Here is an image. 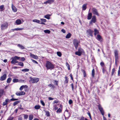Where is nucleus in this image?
<instances>
[{
  "mask_svg": "<svg viewBox=\"0 0 120 120\" xmlns=\"http://www.w3.org/2000/svg\"><path fill=\"white\" fill-rule=\"evenodd\" d=\"M45 66L47 69H52L54 68V65L50 62L47 61L46 64Z\"/></svg>",
  "mask_w": 120,
  "mask_h": 120,
  "instance_id": "obj_1",
  "label": "nucleus"
},
{
  "mask_svg": "<svg viewBox=\"0 0 120 120\" xmlns=\"http://www.w3.org/2000/svg\"><path fill=\"white\" fill-rule=\"evenodd\" d=\"M30 82L32 83H36L39 80V79L38 78H32L31 77H30Z\"/></svg>",
  "mask_w": 120,
  "mask_h": 120,
  "instance_id": "obj_2",
  "label": "nucleus"
},
{
  "mask_svg": "<svg viewBox=\"0 0 120 120\" xmlns=\"http://www.w3.org/2000/svg\"><path fill=\"white\" fill-rule=\"evenodd\" d=\"M20 57L17 56H15L13 58H12V60L11 62V64H15L18 62L17 60H19Z\"/></svg>",
  "mask_w": 120,
  "mask_h": 120,
  "instance_id": "obj_3",
  "label": "nucleus"
},
{
  "mask_svg": "<svg viewBox=\"0 0 120 120\" xmlns=\"http://www.w3.org/2000/svg\"><path fill=\"white\" fill-rule=\"evenodd\" d=\"M73 41V44L76 49H77L78 47L79 44L80 42L79 41L76 39H74Z\"/></svg>",
  "mask_w": 120,
  "mask_h": 120,
  "instance_id": "obj_4",
  "label": "nucleus"
},
{
  "mask_svg": "<svg viewBox=\"0 0 120 120\" xmlns=\"http://www.w3.org/2000/svg\"><path fill=\"white\" fill-rule=\"evenodd\" d=\"M8 26V24L7 22H5L1 24V29L3 30L7 29Z\"/></svg>",
  "mask_w": 120,
  "mask_h": 120,
  "instance_id": "obj_5",
  "label": "nucleus"
},
{
  "mask_svg": "<svg viewBox=\"0 0 120 120\" xmlns=\"http://www.w3.org/2000/svg\"><path fill=\"white\" fill-rule=\"evenodd\" d=\"M114 53L115 61V63L116 65L118 59V51L117 50H115Z\"/></svg>",
  "mask_w": 120,
  "mask_h": 120,
  "instance_id": "obj_6",
  "label": "nucleus"
},
{
  "mask_svg": "<svg viewBox=\"0 0 120 120\" xmlns=\"http://www.w3.org/2000/svg\"><path fill=\"white\" fill-rule=\"evenodd\" d=\"M91 10L92 13L94 15H96L98 16L99 15V14L96 9L94 8H93Z\"/></svg>",
  "mask_w": 120,
  "mask_h": 120,
  "instance_id": "obj_7",
  "label": "nucleus"
},
{
  "mask_svg": "<svg viewBox=\"0 0 120 120\" xmlns=\"http://www.w3.org/2000/svg\"><path fill=\"white\" fill-rule=\"evenodd\" d=\"M96 21V18L95 16H93L92 17V19L90 22V24H91L93 23H95Z\"/></svg>",
  "mask_w": 120,
  "mask_h": 120,
  "instance_id": "obj_8",
  "label": "nucleus"
},
{
  "mask_svg": "<svg viewBox=\"0 0 120 120\" xmlns=\"http://www.w3.org/2000/svg\"><path fill=\"white\" fill-rule=\"evenodd\" d=\"M7 75L6 74H4L0 77V80L3 81L5 80L7 78Z\"/></svg>",
  "mask_w": 120,
  "mask_h": 120,
  "instance_id": "obj_9",
  "label": "nucleus"
},
{
  "mask_svg": "<svg viewBox=\"0 0 120 120\" xmlns=\"http://www.w3.org/2000/svg\"><path fill=\"white\" fill-rule=\"evenodd\" d=\"M98 109L101 112L102 115L104 116V111L103 108L100 105H98Z\"/></svg>",
  "mask_w": 120,
  "mask_h": 120,
  "instance_id": "obj_10",
  "label": "nucleus"
},
{
  "mask_svg": "<svg viewBox=\"0 0 120 120\" xmlns=\"http://www.w3.org/2000/svg\"><path fill=\"white\" fill-rule=\"evenodd\" d=\"M94 31L93 30L91 29H89L87 30V33L89 35V36L92 37L93 36L92 33Z\"/></svg>",
  "mask_w": 120,
  "mask_h": 120,
  "instance_id": "obj_11",
  "label": "nucleus"
},
{
  "mask_svg": "<svg viewBox=\"0 0 120 120\" xmlns=\"http://www.w3.org/2000/svg\"><path fill=\"white\" fill-rule=\"evenodd\" d=\"M12 11L14 12H16L17 11V9L16 7L13 5V4H11V6Z\"/></svg>",
  "mask_w": 120,
  "mask_h": 120,
  "instance_id": "obj_12",
  "label": "nucleus"
},
{
  "mask_svg": "<svg viewBox=\"0 0 120 120\" xmlns=\"http://www.w3.org/2000/svg\"><path fill=\"white\" fill-rule=\"evenodd\" d=\"M15 23L17 25H20L22 23V21L20 19H17L15 21Z\"/></svg>",
  "mask_w": 120,
  "mask_h": 120,
  "instance_id": "obj_13",
  "label": "nucleus"
},
{
  "mask_svg": "<svg viewBox=\"0 0 120 120\" xmlns=\"http://www.w3.org/2000/svg\"><path fill=\"white\" fill-rule=\"evenodd\" d=\"M92 17V13L91 12L89 13L87 16V19L88 20L90 19Z\"/></svg>",
  "mask_w": 120,
  "mask_h": 120,
  "instance_id": "obj_14",
  "label": "nucleus"
},
{
  "mask_svg": "<svg viewBox=\"0 0 120 120\" xmlns=\"http://www.w3.org/2000/svg\"><path fill=\"white\" fill-rule=\"evenodd\" d=\"M30 56L35 59H38V57L37 56L31 54H30Z\"/></svg>",
  "mask_w": 120,
  "mask_h": 120,
  "instance_id": "obj_15",
  "label": "nucleus"
},
{
  "mask_svg": "<svg viewBox=\"0 0 120 120\" xmlns=\"http://www.w3.org/2000/svg\"><path fill=\"white\" fill-rule=\"evenodd\" d=\"M97 38L98 40L100 41H102L101 37L100 35L98 34L97 35Z\"/></svg>",
  "mask_w": 120,
  "mask_h": 120,
  "instance_id": "obj_16",
  "label": "nucleus"
},
{
  "mask_svg": "<svg viewBox=\"0 0 120 120\" xmlns=\"http://www.w3.org/2000/svg\"><path fill=\"white\" fill-rule=\"evenodd\" d=\"M17 46L21 49H25V47L23 46L21 44H18Z\"/></svg>",
  "mask_w": 120,
  "mask_h": 120,
  "instance_id": "obj_17",
  "label": "nucleus"
},
{
  "mask_svg": "<svg viewBox=\"0 0 120 120\" xmlns=\"http://www.w3.org/2000/svg\"><path fill=\"white\" fill-rule=\"evenodd\" d=\"M87 4H83L82 7V10H85L86 8V5Z\"/></svg>",
  "mask_w": 120,
  "mask_h": 120,
  "instance_id": "obj_18",
  "label": "nucleus"
},
{
  "mask_svg": "<svg viewBox=\"0 0 120 120\" xmlns=\"http://www.w3.org/2000/svg\"><path fill=\"white\" fill-rule=\"evenodd\" d=\"M34 117V116L32 114H30L29 115V119L30 120H32Z\"/></svg>",
  "mask_w": 120,
  "mask_h": 120,
  "instance_id": "obj_19",
  "label": "nucleus"
},
{
  "mask_svg": "<svg viewBox=\"0 0 120 120\" xmlns=\"http://www.w3.org/2000/svg\"><path fill=\"white\" fill-rule=\"evenodd\" d=\"M48 86L50 87H51V88L52 89H54L55 88V86H54V85L53 84H51L49 85H48Z\"/></svg>",
  "mask_w": 120,
  "mask_h": 120,
  "instance_id": "obj_20",
  "label": "nucleus"
},
{
  "mask_svg": "<svg viewBox=\"0 0 120 120\" xmlns=\"http://www.w3.org/2000/svg\"><path fill=\"white\" fill-rule=\"evenodd\" d=\"M71 35V34L70 33H69L67 34L66 36V38H70Z\"/></svg>",
  "mask_w": 120,
  "mask_h": 120,
  "instance_id": "obj_21",
  "label": "nucleus"
},
{
  "mask_svg": "<svg viewBox=\"0 0 120 120\" xmlns=\"http://www.w3.org/2000/svg\"><path fill=\"white\" fill-rule=\"evenodd\" d=\"M65 80L64 81V83H67L68 82V78L66 76L65 77Z\"/></svg>",
  "mask_w": 120,
  "mask_h": 120,
  "instance_id": "obj_22",
  "label": "nucleus"
},
{
  "mask_svg": "<svg viewBox=\"0 0 120 120\" xmlns=\"http://www.w3.org/2000/svg\"><path fill=\"white\" fill-rule=\"evenodd\" d=\"M51 16V15L48 14L45 16L44 17L45 18L47 19H50L49 17Z\"/></svg>",
  "mask_w": 120,
  "mask_h": 120,
  "instance_id": "obj_23",
  "label": "nucleus"
},
{
  "mask_svg": "<svg viewBox=\"0 0 120 120\" xmlns=\"http://www.w3.org/2000/svg\"><path fill=\"white\" fill-rule=\"evenodd\" d=\"M94 34L95 35H96L97 34H98L99 32L98 30L97 29H94Z\"/></svg>",
  "mask_w": 120,
  "mask_h": 120,
  "instance_id": "obj_24",
  "label": "nucleus"
},
{
  "mask_svg": "<svg viewBox=\"0 0 120 120\" xmlns=\"http://www.w3.org/2000/svg\"><path fill=\"white\" fill-rule=\"evenodd\" d=\"M20 102L19 101H15L14 102L13 104V105L14 106H15L16 105L18 104Z\"/></svg>",
  "mask_w": 120,
  "mask_h": 120,
  "instance_id": "obj_25",
  "label": "nucleus"
},
{
  "mask_svg": "<svg viewBox=\"0 0 120 120\" xmlns=\"http://www.w3.org/2000/svg\"><path fill=\"white\" fill-rule=\"evenodd\" d=\"M75 53L76 55L79 56H80L82 54V53L78 51L75 52Z\"/></svg>",
  "mask_w": 120,
  "mask_h": 120,
  "instance_id": "obj_26",
  "label": "nucleus"
},
{
  "mask_svg": "<svg viewBox=\"0 0 120 120\" xmlns=\"http://www.w3.org/2000/svg\"><path fill=\"white\" fill-rule=\"evenodd\" d=\"M40 108V106L39 105H36L34 107V108L36 109H39Z\"/></svg>",
  "mask_w": 120,
  "mask_h": 120,
  "instance_id": "obj_27",
  "label": "nucleus"
},
{
  "mask_svg": "<svg viewBox=\"0 0 120 120\" xmlns=\"http://www.w3.org/2000/svg\"><path fill=\"white\" fill-rule=\"evenodd\" d=\"M13 82H19V79H14L13 80Z\"/></svg>",
  "mask_w": 120,
  "mask_h": 120,
  "instance_id": "obj_28",
  "label": "nucleus"
},
{
  "mask_svg": "<svg viewBox=\"0 0 120 120\" xmlns=\"http://www.w3.org/2000/svg\"><path fill=\"white\" fill-rule=\"evenodd\" d=\"M54 1V0H48L47 1V2H48V3L49 4H51Z\"/></svg>",
  "mask_w": 120,
  "mask_h": 120,
  "instance_id": "obj_29",
  "label": "nucleus"
},
{
  "mask_svg": "<svg viewBox=\"0 0 120 120\" xmlns=\"http://www.w3.org/2000/svg\"><path fill=\"white\" fill-rule=\"evenodd\" d=\"M11 78H8L7 80V83H10L11 80Z\"/></svg>",
  "mask_w": 120,
  "mask_h": 120,
  "instance_id": "obj_30",
  "label": "nucleus"
},
{
  "mask_svg": "<svg viewBox=\"0 0 120 120\" xmlns=\"http://www.w3.org/2000/svg\"><path fill=\"white\" fill-rule=\"evenodd\" d=\"M23 29V28H15L13 30H21Z\"/></svg>",
  "mask_w": 120,
  "mask_h": 120,
  "instance_id": "obj_31",
  "label": "nucleus"
},
{
  "mask_svg": "<svg viewBox=\"0 0 120 120\" xmlns=\"http://www.w3.org/2000/svg\"><path fill=\"white\" fill-rule=\"evenodd\" d=\"M66 66L67 67L68 69V70H70V68L69 64L68 63L66 62Z\"/></svg>",
  "mask_w": 120,
  "mask_h": 120,
  "instance_id": "obj_32",
  "label": "nucleus"
},
{
  "mask_svg": "<svg viewBox=\"0 0 120 120\" xmlns=\"http://www.w3.org/2000/svg\"><path fill=\"white\" fill-rule=\"evenodd\" d=\"M33 21L34 22H36L39 23H40V21L38 20L35 19L33 20Z\"/></svg>",
  "mask_w": 120,
  "mask_h": 120,
  "instance_id": "obj_33",
  "label": "nucleus"
},
{
  "mask_svg": "<svg viewBox=\"0 0 120 120\" xmlns=\"http://www.w3.org/2000/svg\"><path fill=\"white\" fill-rule=\"evenodd\" d=\"M91 74L92 77H94V69L92 70Z\"/></svg>",
  "mask_w": 120,
  "mask_h": 120,
  "instance_id": "obj_34",
  "label": "nucleus"
},
{
  "mask_svg": "<svg viewBox=\"0 0 120 120\" xmlns=\"http://www.w3.org/2000/svg\"><path fill=\"white\" fill-rule=\"evenodd\" d=\"M18 64L22 67H23V63L22 62H18Z\"/></svg>",
  "mask_w": 120,
  "mask_h": 120,
  "instance_id": "obj_35",
  "label": "nucleus"
},
{
  "mask_svg": "<svg viewBox=\"0 0 120 120\" xmlns=\"http://www.w3.org/2000/svg\"><path fill=\"white\" fill-rule=\"evenodd\" d=\"M57 55L59 57H61L62 55V54L61 52H57Z\"/></svg>",
  "mask_w": 120,
  "mask_h": 120,
  "instance_id": "obj_36",
  "label": "nucleus"
},
{
  "mask_svg": "<svg viewBox=\"0 0 120 120\" xmlns=\"http://www.w3.org/2000/svg\"><path fill=\"white\" fill-rule=\"evenodd\" d=\"M44 32L45 33L49 34L50 32V31L49 30H44Z\"/></svg>",
  "mask_w": 120,
  "mask_h": 120,
  "instance_id": "obj_37",
  "label": "nucleus"
},
{
  "mask_svg": "<svg viewBox=\"0 0 120 120\" xmlns=\"http://www.w3.org/2000/svg\"><path fill=\"white\" fill-rule=\"evenodd\" d=\"M62 109H61L59 108L56 111L57 113H60L61 112Z\"/></svg>",
  "mask_w": 120,
  "mask_h": 120,
  "instance_id": "obj_38",
  "label": "nucleus"
},
{
  "mask_svg": "<svg viewBox=\"0 0 120 120\" xmlns=\"http://www.w3.org/2000/svg\"><path fill=\"white\" fill-rule=\"evenodd\" d=\"M82 71L83 72V74L84 77H85L86 76V71L83 70H82Z\"/></svg>",
  "mask_w": 120,
  "mask_h": 120,
  "instance_id": "obj_39",
  "label": "nucleus"
},
{
  "mask_svg": "<svg viewBox=\"0 0 120 120\" xmlns=\"http://www.w3.org/2000/svg\"><path fill=\"white\" fill-rule=\"evenodd\" d=\"M83 50L81 48H79L78 49V51L80 52L81 53H82L83 52Z\"/></svg>",
  "mask_w": 120,
  "mask_h": 120,
  "instance_id": "obj_40",
  "label": "nucleus"
},
{
  "mask_svg": "<svg viewBox=\"0 0 120 120\" xmlns=\"http://www.w3.org/2000/svg\"><path fill=\"white\" fill-rule=\"evenodd\" d=\"M24 118L25 119H27L28 118V116L27 115L23 114Z\"/></svg>",
  "mask_w": 120,
  "mask_h": 120,
  "instance_id": "obj_41",
  "label": "nucleus"
},
{
  "mask_svg": "<svg viewBox=\"0 0 120 120\" xmlns=\"http://www.w3.org/2000/svg\"><path fill=\"white\" fill-rule=\"evenodd\" d=\"M29 71V69H22V71Z\"/></svg>",
  "mask_w": 120,
  "mask_h": 120,
  "instance_id": "obj_42",
  "label": "nucleus"
},
{
  "mask_svg": "<svg viewBox=\"0 0 120 120\" xmlns=\"http://www.w3.org/2000/svg\"><path fill=\"white\" fill-rule=\"evenodd\" d=\"M4 8V5H2L0 6V9L1 10V11H2L4 10L3 9V8Z\"/></svg>",
  "mask_w": 120,
  "mask_h": 120,
  "instance_id": "obj_43",
  "label": "nucleus"
},
{
  "mask_svg": "<svg viewBox=\"0 0 120 120\" xmlns=\"http://www.w3.org/2000/svg\"><path fill=\"white\" fill-rule=\"evenodd\" d=\"M57 105H54L53 107L56 110L58 109V107L57 106Z\"/></svg>",
  "mask_w": 120,
  "mask_h": 120,
  "instance_id": "obj_44",
  "label": "nucleus"
},
{
  "mask_svg": "<svg viewBox=\"0 0 120 120\" xmlns=\"http://www.w3.org/2000/svg\"><path fill=\"white\" fill-rule=\"evenodd\" d=\"M20 93V95H24L25 94V92H24L23 91H21Z\"/></svg>",
  "mask_w": 120,
  "mask_h": 120,
  "instance_id": "obj_45",
  "label": "nucleus"
},
{
  "mask_svg": "<svg viewBox=\"0 0 120 120\" xmlns=\"http://www.w3.org/2000/svg\"><path fill=\"white\" fill-rule=\"evenodd\" d=\"M25 87V86L24 85H22L19 88L20 90H22Z\"/></svg>",
  "mask_w": 120,
  "mask_h": 120,
  "instance_id": "obj_46",
  "label": "nucleus"
},
{
  "mask_svg": "<svg viewBox=\"0 0 120 120\" xmlns=\"http://www.w3.org/2000/svg\"><path fill=\"white\" fill-rule=\"evenodd\" d=\"M5 101L6 103H7V104L8 103L10 102V100L8 99H6Z\"/></svg>",
  "mask_w": 120,
  "mask_h": 120,
  "instance_id": "obj_47",
  "label": "nucleus"
},
{
  "mask_svg": "<svg viewBox=\"0 0 120 120\" xmlns=\"http://www.w3.org/2000/svg\"><path fill=\"white\" fill-rule=\"evenodd\" d=\"M115 71V69L114 68H113L112 70V75H113L114 72Z\"/></svg>",
  "mask_w": 120,
  "mask_h": 120,
  "instance_id": "obj_48",
  "label": "nucleus"
},
{
  "mask_svg": "<svg viewBox=\"0 0 120 120\" xmlns=\"http://www.w3.org/2000/svg\"><path fill=\"white\" fill-rule=\"evenodd\" d=\"M14 118L13 117H10L7 119V120H12Z\"/></svg>",
  "mask_w": 120,
  "mask_h": 120,
  "instance_id": "obj_49",
  "label": "nucleus"
},
{
  "mask_svg": "<svg viewBox=\"0 0 120 120\" xmlns=\"http://www.w3.org/2000/svg\"><path fill=\"white\" fill-rule=\"evenodd\" d=\"M46 115L48 116H50V114L49 112L48 111L46 112Z\"/></svg>",
  "mask_w": 120,
  "mask_h": 120,
  "instance_id": "obj_50",
  "label": "nucleus"
},
{
  "mask_svg": "<svg viewBox=\"0 0 120 120\" xmlns=\"http://www.w3.org/2000/svg\"><path fill=\"white\" fill-rule=\"evenodd\" d=\"M31 60H32V62H33V63H34L35 64H38V62L36 61H35L34 60H33L32 59H31Z\"/></svg>",
  "mask_w": 120,
  "mask_h": 120,
  "instance_id": "obj_51",
  "label": "nucleus"
},
{
  "mask_svg": "<svg viewBox=\"0 0 120 120\" xmlns=\"http://www.w3.org/2000/svg\"><path fill=\"white\" fill-rule=\"evenodd\" d=\"M40 20L43 22H46V20L45 19H41Z\"/></svg>",
  "mask_w": 120,
  "mask_h": 120,
  "instance_id": "obj_52",
  "label": "nucleus"
},
{
  "mask_svg": "<svg viewBox=\"0 0 120 120\" xmlns=\"http://www.w3.org/2000/svg\"><path fill=\"white\" fill-rule=\"evenodd\" d=\"M40 102H41V104L43 105V106H45V103H44V101H42V100Z\"/></svg>",
  "mask_w": 120,
  "mask_h": 120,
  "instance_id": "obj_53",
  "label": "nucleus"
},
{
  "mask_svg": "<svg viewBox=\"0 0 120 120\" xmlns=\"http://www.w3.org/2000/svg\"><path fill=\"white\" fill-rule=\"evenodd\" d=\"M73 103L72 100L71 99H70L69 101V103L70 104H71Z\"/></svg>",
  "mask_w": 120,
  "mask_h": 120,
  "instance_id": "obj_54",
  "label": "nucleus"
},
{
  "mask_svg": "<svg viewBox=\"0 0 120 120\" xmlns=\"http://www.w3.org/2000/svg\"><path fill=\"white\" fill-rule=\"evenodd\" d=\"M18 99H15V98H12V99H10V101H16V100H18Z\"/></svg>",
  "mask_w": 120,
  "mask_h": 120,
  "instance_id": "obj_55",
  "label": "nucleus"
},
{
  "mask_svg": "<svg viewBox=\"0 0 120 120\" xmlns=\"http://www.w3.org/2000/svg\"><path fill=\"white\" fill-rule=\"evenodd\" d=\"M25 81L24 80H20V82L25 83Z\"/></svg>",
  "mask_w": 120,
  "mask_h": 120,
  "instance_id": "obj_56",
  "label": "nucleus"
},
{
  "mask_svg": "<svg viewBox=\"0 0 120 120\" xmlns=\"http://www.w3.org/2000/svg\"><path fill=\"white\" fill-rule=\"evenodd\" d=\"M59 102L57 100H55L53 102V104H54L55 103H58Z\"/></svg>",
  "mask_w": 120,
  "mask_h": 120,
  "instance_id": "obj_57",
  "label": "nucleus"
},
{
  "mask_svg": "<svg viewBox=\"0 0 120 120\" xmlns=\"http://www.w3.org/2000/svg\"><path fill=\"white\" fill-rule=\"evenodd\" d=\"M7 103H6L5 101L3 103V106H5L7 105Z\"/></svg>",
  "mask_w": 120,
  "mask_h": 120,
  "instance_id": "obj_58",
  "label": "nucleus"
},
{
  "mask_svg": "<svg viewBox=\"0 0 120 120\" xmlns=\"http://www.w3.org/2000/svg\"><path fill=\"white\" fill-rule=\"evenodd\" d=\"M18 120H22V117L20 116H19L18 119Z\"/></svg>",
  "mask_w": 120,
  "mask_h": 120,
  "instance_id": "obj_59",
  "label": "nucleus"
},
{
  "mask_svg": "<svg viewBox=\"0 0 120 120\" xmlns=\"http://www.w3.org/2000/svg\"><path fill=\"white\" fill-rule=\"evenodd\" d=\"M15 94L18 96H20V92H17L15 93Z\"/></svg>",
  "mask_w": 120,
  "mask_h": 120,
  "instance_id": "obj_60",
  "label": "nucleus"
},
{
  "mask_svg": "<svg viewBox=\"0 0 120 120\" xmlns=\"http://www.w3.org/2000/svg\"><path fill=\"white\" fill-rule=\"evenodd\" d=\"M87 114L88 115H89V116L90 118V119L91 120L92 118H91V115H90V113L89 112Z\"/></svg>",
  "mask_w": 120,
  "mask_h": 120,
  "instance_id": "obj_61",
  "label": "nucleus"
},
{
  "mask_svg": "<svg viewBox=\"0 0 120 120\" xmlns=\"http://www.w3.org/2000/svg\"><path fill=\"white\" fill-rule=\"evenodd\" d=\"M54 99L53 98H52L51 97H49L48 98V99L50 100H52Z\"/></svg>",
  "mask_w": 120,
  "mask_h": 120,
  "instance_id": "obj_62",
  "label": "nucleus"
},
{
  "mask_svg": "<svg viewBox=\"0 0 120 120\" xmlns=\"http://www.w3.org/2000/svg\"><path fill=\"white\" fill-rule=\"evenodd\" d=\"M21 61H24L25 60V59L24 57H22L21 58Z\"/></svg>",
  "mask_w": 120,
  "mask_h": 120,
  "instance_id": "obj_63",
  "label": "nucleus"
},
{
  "mask_svg": "<svg viewBox=\"0 0 120 120\" xmlns=\"http://www.w3.org/2000/svg\"><path fill=\"white\" fill-rule=\"evenodd\" d=\"M61 31L64 33H65L66 32L65 30L64 29H62L61 30Z\"/></svg>",
  "mask_w": 120,
  "mask_h": 120,
  "instance_id": "obj_64",
  "label": "nucleus"
}]
</instances>
